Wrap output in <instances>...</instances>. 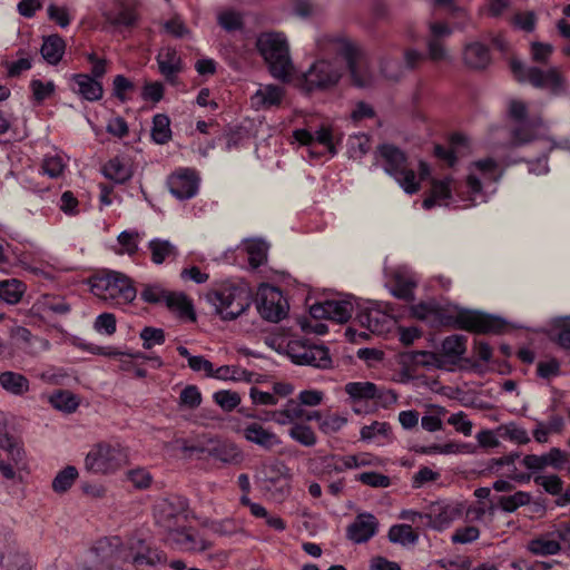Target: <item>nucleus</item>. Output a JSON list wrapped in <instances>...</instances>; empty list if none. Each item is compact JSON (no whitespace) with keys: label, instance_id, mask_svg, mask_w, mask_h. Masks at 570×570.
<instances>
[{"label":"nucleus","instance_id":"obj_1","mask_svg":"<svg viewBox=\"0 0 570 570\" xmlns=\"http://www.w3.org/2000/svg\"><path fill=\"white\" fill-rule=\"evenodd\" d=\"M320 48L324 55L341 56L351 73L353 83L357 87H367L373 82V75L368 63L360 48L341 36H323L320 39Z\"/></svg>","mask_w":570,"mask_h":570},{"label":"nucleus","instance_id":"obj_2","mask_svg":"<svg viewBox=\"0 0 570 570\" xmlns=\"http://www.w3.org/2000/svg\"><path fill=\"white\" fill-rule=\"evenodd\" d=\"M86 283L90 292L111 306L127 305L137 296L132 279L124 273L107 271L89 277Z\"/></svg>","mask_w":570,"mask_h":570},{"label":"nucleus","instance_id":"obj_3","mask_svg":"<svg viewBox=\"0 0 570 570\" xmlns=\"http://www.w3.org/2000/svg\"><path fill=\"white\" fill-rule=\"evenodd\" d=\"M257 49L268 65L271 75L287 80L293 71L288 43L283 33L266 32L257 39Z\"/></svg>","mask_w":570,"mask_h":570},{"label":"nucleus","instance_id":"obj_4","mask_svg":"<svg viewBox=\"0 0 570 570\" xmlns=\"http://www.w3.org/2000/svg\"><path fill=\"white\" fill-rule=\"evenodd\" d=\"M317 46L323 57L313 62L299 80L301 88L306 92L324 91L335 87L344 71L342 63L336 59L338 56L324 55L320 43Z\"/></svg>","mask_w":570,"mask_h":570},{"label":"nucleus","instance_id":"obj_5","mask_svg":"<svg viewBox=\"0 0 570 570\" xmlns=\"http://www.w3.org/2000/svg\"><path fill=\"white\" fill-rule=\"evenodd\" d=\"M206 298L224 321L237 318L252 303L250 293L245 286L232 284L208 292Z\"/></svg>","mask_w":570,"mask_h":570},{"label":"nucleus","instance_id":"obj_6","mask_svg":"<svg viewBox=\"0 0 570 570\" xmlns=\"http://www.w3.org/2000/svg\"><path fill=\"white\" fill-rule=\"evenodd\" d=\"M510 68L514 78L519 82H530L535 88L549 89L553 96H560L567 92V82L564 77L557 68L542 70L538 67L525 68L520 60L512 59Z\"/></svg>","mask_w":570,"mask_h":570},{"label":"nucleus","instance_id":"obj_7","mask_svg":"<svg viewBox=\"0 0 570 570\" xmlns=\"http://www.w3.org/2000/svg\"><path fill=\"white\" fill-rule=\"evenodd\" d=\"M510 68L514 78L519 82H530L535 88L549 89L553 96H560L567 92V82L564 77L557 68L542 70L538 67L525 68L520 60L512 59Z\"/></svg>","mask_w":570,"mask_h":570},{"label":"nucleus","instance_id":"obj_8","mask_svg":"<svg viewBox=\"0 0 570 570\" xmlns=\"http://www.w3.org/2000/svg\"><path fill=\"white\" fill-rule=\"evenodd\" d=\"M377 153L384 160V170L393 176L407 194H414L420 189V184L415 179L413 169L406 166V155L392 144L379 146Z\"/></svg>","mask_w":570,"mask_h":570},{"label":"nucleus","instance_id":"obj_9","mask_svg":"<svg viewBox=\"0 0 570 570\" xmlns=\"http://www.w3.org/2000/svg\"><path fill=\"white\" fill-rule=\"evenodd\" d=\"M127 462V450L120 444L98 443L86 456V468L95 473H114Z\"/></svg>","mask_w":570,"mask_h":570},{"label":"nucleus","instance_id":"obj_10","mask_svg":"<svg viewBox=\"0 0 570 570\" xmlns=\"http://www.w3.org/2000/svg\"><path fill=\"white\" fill-rule=\"evenodd\" d=\"M454 327L476 334H501L507 330V322L480 311L460 309L453 317Z\"/></svg>","mask_w":570,"mask_h":570},{"label":"nucleus","instance_id":"obj_11","mask_svg":"<svg viewBox=\"0 0 570 570\" xmlns=\"http://www.w3.org/2000/svg\"><path fill=\"white\" fill-rule=\"evenodd\" d=\"M286 354L297 365L313 366L321 370L332 367V358L327 347L309 344L302 340L287 343Z\"/></svg>","mask_w":570,"mask_h":570},{"label":"nucleus","instance_id":"obj_12","mask_svg":"<svg viewBox=\"0 0 570 570\" xmlns=\"http://www.w3.org/2000/svg\"><path fill=\"white\" fill-rule=\"evenodd\" d=\"M256 307L264 320L273 323H278L288 313V303L281 289L268 284L258 287Z\"/></svg>","mask_w":570,"mask_h":570},{"label":"nucleus","instance_id":"obj_13","mask_svg":"<svg viewBox=\"0 0 570 570\" xmlns=\"http://www.w3.org/2000/svg\"><path fill=\"white\" fill-rule=\"evenodd\" d=\"M498 167V163L490 157L472 163L470 173L466 177V187L470 193L466 200L470 202L471 206L475 205V197L482 194L481 177H479L475 171H478L484 179L498 180L499 176L495 175ZM462 200H465V198H462Z\"/></svg>","mask_w":570,"mask_h":570},{"label":"nucleus","instance_id":"obj_14","mask_svg":"<svg viewBox=\"0 0 570 570\" xmlns=\"http://www.w3.org/2000/svg\"><path fill=\"white\" fill-rule=\"evenodd\" d=\"M167 186L170 194L178 200L190 199L196 196L199 186V178L195 170L183 168L167 178Z\"/></svg>","mask_w":570,"mask_h":570},{"label":"nucleus","instance_id":"obj_15","mask_svg":"<svg viewBox=\"0 0 570 570\" xmlns=\"http://www.w3.org/2000/svg\"><path fill=\"white\" fill-rule=\"evenodd\" d=\"M354 306L347 299H327L315 303L309 307V314L313 318H327L338 323L347 322L353 313Z\"/></svg>","mask_w":570,"mask_h":570},{"label":"nucleus","instance_id":"obj_16","mask_svg":"<svg viewBox=\"0 0 570 570\" xmlns=\"http://www.w3.org/2000/svg\"><path fill=\"white\" fill-rule=\"evenodd\" d=\"M234 431L240 434L247 442L269 451L282 443L281 439L271 429L264 428L258 422L237 424Z\"/></svg>","mask_w":570,"mask_h":570},{"label":"nucleus","instance_id":"obj_17","mask_svg":"<svg viewBox=\"0 0 570 570\" xmlns=\"http://www.w3.org/2000/svg\"><path fill=\"white\" fill-rule=\"evenodd\" d=\"M356 320L362 327L377 335L389 332L394 323L391 316L374 303L360 307Z\"/></svg>","mask_w":570,"mask_h":570},{"label":"nucleus","instance_id":"obj_18","mask_svg":"<svg viewBox=\"0 0 570 570\" xmlns=\"http://www.w3.org/2000/svg\"><path fill=\"white\" fill-rule=\"evenodd\" d=\"M106 21L117 29L132 28L138 21L135 0H114V6L104 11Z\"/></svg>","mask_w":570,"mask_h":570},{"label":"nucleus","instance_id":"obj_19","mask_svg":"<svg viewBox=\"0 0 570 570\" xmlns=\"http://www.w3.org/2000/svg\"><path fill=\"white\" fill-rule=\"evenodd\" d=\"M461 515L462 508L458 503H433L429 507L428 521H424V527L442 531L460 519Z\"/></svg>","mask_w":570,"mask_h":570},{"label":"nucleus","instance_id":"obj_20","mask_svg":"<svg viewBox=\"0 0 570 570\" xmlns=\"http://www.w3.org/2000/svg\"><path fill=\"white\" fill-rule=\"evenodd\" d=\"M187 502L177 498L175 501L165 500L158 505L157 523L164 530L180 525L186 522Z\"/></svg>","mask_w":570,"mask_h":570},{"label":"nucleus","instance_id":"obj_21","mask_svg":"<svg viewBox=\"0 0 570 570\" xmlns=\"http://www.w3.org/2000/svg\"><path fill=\"white\" fill-rule=\"evenodd\" d=\"M379 529V521L372 513H360L346 529V537L354 543H365Z\"/></svg>","mask_w":570,"mask_h":570},{"label":"nucleus","instance_id":"obj_22","mask_svg":"<svg viewBox=\"0 0 570 570\" xmlns=\"http://www.w3.org/2000/svg\"><path fill=\"white\" fill-rule=\"evenodd\" d=\"M166 541L175 548L186 551H205L212 544L205 540L197 541L193 533L185 529L184 523L166 530Z\"/></svg>","mask_w":570,"mask_h":570},{"label":"nucleus","instance_id":"obj_23","mask_svg":"<svg viewBox=\"0 0 570 570\" xmlns=\"http://www.w3.org/2000/svg\"><path fill=\"white\" fill-rule=\"evenodd\" d=\"M568 462V454L559 448H552L548 453L542 455L529 454L522 460L523 465L533 471L543 470L547 466L562 469Z\"/></svg>","mask_w":570,"mask_h":570},{"label":"nucleus","instance_id":"obj_24","mask_svg":"<svg viewBox=\"0 0 570 570\" xmlns=\"http://www.w3.org/2000/svg\"><path fill=\"white\" fill-rule=\"evenodd\" d=\"M159 72L165 79L175 83L177 76L183 71L184 65L180 55L175 48H163L156 57Z\"/></svg>","mask_w":570,"mask_h":570},{"label":"nucleus","instance_id":"obj_25","mask_svg":"<svg viewBox=\"0 0 570 570\" xmlns=\"http://www.w3.org/2000/svg\"><path fill=\"white\" fill-rule=\"evenodd\" d=\"M285 97V90L277 85H262L250 97V106L255 110L278 107Z\"/></svg>","mask_w":570,"mask_h":570},{"label":"nucleus","instance_id":"obj_26","mask_svg":"<svg viewBox=\"0 0 570 570\" xmlns=\"http://www.w3.org/2000/svg\"><path fill=\"white\" fill-rule=\"evenodd\" d=\"M453 190H456V187L453 186V179L451 177L433 179L430 195L422 203L423 208L429 210L435 205H442L443 202L452 197Z\"/></svg>","mask_w":570,"mask_h":570},{"label":"nucleus","instance_id":"obj_27","mask_svg":"<svg viewBox=\"0 0 570 570\" xmlns=\"http://www.w3.org/2000/svg\"><path fill=\"white\" fill-rule=\"evenodd\" d=\"M527 548L532 554L541 557L556 556L562 550L556 531L542 533L531 539Z\"/></svg>","mask_w":570,"mask_h":570},{"label":"nucleus","instance_id":"obj_28","mask_svg":"<svg viewBox=\"0 0 570 570\" xmlns=\"http://www.w3.org/2000/svg\"><path fill=\"white\" fill-rule=\"evenodd\" d=\"M463 60L469 68L484 69L489 66L491 58L487 46L480 42H472L465 46Z\"/></svg>","mask_w":570,"mask_h":570},{"label":"nucleus","instance_id":"obj_29","mask_svg":"<svg viewBox=\"0 0 570 570\" xmlns=\"http://www.w3.org/2000/svg\"><path fill=\"white\" fill-rule=\"evenodd\" d=\"M164 304L179 315V317L196 320L191 301L181 292H167Z\"/></svg>","mask_w":570,"mask_h":570},{"label":"nucleus","instance_id":"obj_30","mask_svg":"<svg viewBox=\"0 0 570 570\" xmlns=\"http://www.w3.org/2000/svg\"><path fill=\"white\" fill-rule=\"evenodd\" d=\"M102 174L116 184H124L132 177L129 164L120 157H114L102 167Z\"/></svg>","mask_w":570,"mask_h":570},{"label":"nucleus","instance_id":"obj_31","mask_svg":"<svg viewBox=\"0 0 570 570\" xmlns=\"http://www.w3.org/2000/svg\"><path fill=\"white\" fill-rule=\"evenodd\" d=\"M66 50L65 40L58 35L43 37L40 53L49 65H57Z\"/></svg>","mask_w":570,"mask_h":570},{"label":"nucleus","instance_id":"obj_32","mask_svg":"<svg viewBox=\"0 0 570 570\" xmlns=\"http://www.w3.org/2000/svg\"><path fill=\"white\" fill-rule=\"evenodd\" d=\"M150 259L154 264L160 265L166 261L176 259L178 256L177 247L167 239L154 238L148 243Z\"/></svg>","mask_w":570,"mask_h":570},{"label":"nucleus","instance_id":"obj_33","mask_svg":"<svg viewBox=\"0 0 570 570\" xmlns=\"http://www.w3.org/2000/svg\"><path fill=\"white\" fill-rule=\"evenodd\" d=\"M73 80L77 82L80 96L88 101H98L102 98L104 88L99 80H96L90 75L79 73L73 75Z\"/></svg>","mask_w":570,"mask_h":570},{"label":"nucleus","instance_id":"obj_34","mask_svg":"<svg viewBox=\"0 0 570 570\" xmlns=\"http://www.w3.org/2000/svg\"><path fill=\"white\" fill-rule=\"evenodd\" d=\"M466 336L454 334L442 342V355L455 364L466 352Z\"/></svg>","mask_w":570,"mask_h":570},{"label":"nucleus","instance_id":"obj_35","mask_svg":"<svg viewBox=\"0 0 570 570\" xmlns=\"http://www.w3.org/2000/svg\"><path fill=\"white\" fill-rule=\"evenodd\" d=\"M541 125V119H537L531 122H520L519 126L514 127L511 130V146L520 147L535 140L537 134L534 131V128L540 127Z\"/></svg>","mask_w":570,"mask_h":570},{"label":"nucleus","instance_id":"obj_36","mask_svg":"<svg viewBox=\"0 0 570 570\" xmlns=\"http://www.w3.org/2000/svg\"><path fill=\"white\" fill-rule=\"evenodd\" d=\"M404 362L422 367L441 368L443 362L441 356L430 351H410L402 354Z\"/></svg>","mask_w":570,"mask_h":570},{"label":"nucleus","instance_id":"obj_37","mask_svg":"<svg viewBox=\"0 0 570 570\" xmlns=\"http://www.w3.org/2000/svg\"><path fill=\"white\" fill-rule=\"evenodd\" d=\"M24 291V284L17 278L0 281V301L7 304H18Z\"/></svg>","mask_w":570,"mask_h":570},{"label":"nucleus","instance_id":"obj_38","mask_svg":"<svg viewBox=\"0 0 570 570\" xmlns=\"http://www.w3.org/2000/svg\"><path fill=\"white\" fill-rule=\"evenodd\" d=\"M0 385L7 392L22 395L29 391V381L20 373L7 371L0 374Z\"/></svg>","mask_w":570,"mask_h":570},{"label":"nucleus","instance_id":"obj_39","mask_svg":"<svg viewBox=\"0 0 570 570\" xmlns=\"http://www.w3.org/2000/svg\"><path fill=\"white\" fill-rule=\"evenodd\" d=\"M0 448L8 453L14 465L20 466L23 464L24 452L19 441L4 429H0Z\"/></svg>","mask_w":570,"mask_h":570},{"label":"nucleus","instance_id":"obj_40","mask_svg":"<svg viewBox=\"0 0 570 570\" xmlns=\"http://www.w3.org/2000/svg\"><path fill=\"white\" fill-rule=\"evenodd\" d=\"M346 394H348L355 401H367L373 400L376 392V384L372 382H350L344 387Z\"/></svg>","mask_w":570,"mask_h":570},{"label":"nucleus","instance_id":"obj_41","mask_svg":"<svg viewBox=\"0 0 570 570\" xmlns=\"http://www.w3.org/2000/svg\"><path fill=\"white\" fill-rule=\"evenodd\" d=\"M217 380L252 381V373L236 365H223L214 368L213 376Z\"/></svg>","mask_w":570,"mask_h":570},{"label":"nucleus","instance_id":"obj_42","mask_svg":"<svg viewBox=\"0 0 570 570\" xmlns=\"http://www.w3.org/2000/svg\"><path fill=\"white\" fill-rule=\"evenodd\" d=\"M288 435L303 446H314L317 443V436L313 429L304 423H295L288 431Z\"/></svg>","mask_w":570,"mask_h":570},{"label":"nucleus","instance_id":"obj_43","mask_svg":"<svg viewBox=\"0 0 570 570\" xmlns=\"http://www.w3.org/2000/svg\"><path fill=\"white\" fill-rule=\"evenodd\" d=\"M389 540L393 543L406 546L417 541V534L412 530L409 524H395L389 530Z\"/></svg>","mask_w":570,"mask_h":570},{"label":"nucleus","instance_id":"obj_44","mask_svg":"<svg viewBox=\"0 0 570 570\" xmlns=\"http://www.w3.org/2000/svg\"><path fill=\"white\" fill-rule=\"evenodd\" d=\"M531 501V494L525 491H517L512 495H502L499 498V507L504 511L512 513L520 507L529 504Z\"/></svg>","mask_w":570,"mask_h":570},{"label":"nucleus","instance_id":"obj_45","mask_svg":"<svg viewBox=\"0 0 570 570\" xmlns=\"http://www.w3.org/2000/svg\"><path fill=\"white\" fill-rule=\"evenodd\" d=\"M170 121L164 114L154 116L151 137L157 144H166L170 139Z\"/></svg>","mask_w":570,"mask_h":570},{"label":"nucleus","instance_id":"obj_46","mask_svg":"<svg viewBox=\"0 0 570 570\" xmlns=\"http://www.w3.org/2000/svg\"><path fill=\"white\" fill-rule=\"evenodd\" d=\"M360 434L361 440L363 441H372L379 436H382L385 440H391L392 428L387 422L374 421L370 425H364L361 429Z\"/></svg>","mask_w":570,"mask_h":570},{"label":"nucleus","instance_id":"obj_47","mask_svg":"<svg viewBox=\"0 0 570 570\" xmlns=\"http://www.w3.org/2000/svg\"><path fill=\"white\" fill-rule=\"evenodd\" d=\"M216 459L224 463L237 464L243 460V452L234 443H225L214 449Z\"/></svg>","mask_w":570,"mask_h":570},{"label":"nucleus","instance_id":"obj_48","mask_svg":"<svg viewBox=\"0 0 570 570\" xmlns=\"http://www.w3.org/2000/svg\"><path fill=\"white\" fill-rule=\"evenodd\" d=\"M248 262L253 267L262 266L267 259V244L263 240H253L246 246Z\"/></svg>","mask_w":570,"mask_h":570},{"label":"nucleus","instance_id":"obj_49","mask_svg":"<svg viewBox=\"0 0 570 570\" xmlns=\"http://www.w3.org/2000/svg\"><path fill=\"white\" fill-rule=\"evenodd\" d=\"M341 461H343V466L346 470L356 469V468H361V466H368V465L375 466L381 463V461L377 456H374L370 453L344 455V456H342Z\"/></svg>","mask_w":570,"mask_h":570},{"label":"nucleus","instance_id":"obj_50","mask_svg":"<svg viewBox=\"0 0 570 570\" xmlns=\"http://www.w3.org/2000/svg\"><path fill=\"white\" fill-rule=\"evenodd\" d=\"M121 547V539L119 537L104 538L96 542L94 551L101 559L112 557Z\"/></svg>","mask_w":570,"mask_h":570},{"label":"nucleus","instance_id":"obj_51","mask_svg":"<svg viewBox=\"0 0 570 570\" xmlns=\"http://www.w3.org/2000/svg\"><path fill=\"white\" fill-rule=\"evenodd\" d=\"M213 399L224 411L230 412L236 409L240 403V396L237 392L229 390H222L215 392Z\"/></svg>","mask_w":570,"mask_h":570},{"label":"nucleus","instance_id":"obj_52","mask_svg":"<svg viewBox=\"0 0 570 570\" xmlns=\"http://www.w3.org/2000/svg\"><path fill=\"white\" fill-rule=\"evenodd\" d=\"M535 484L542 487L544 491L551 495H559L563 491V481L556 474L535 475L533 478Z\"/></svg>","mask_w":570,"mask_h":570},{"label":"nucleus","instance_id":"obj_53","mask_svg":"<svg viewBox=\"0 0 570 570\" xmlns=\"http://www.w3.org/2000/svg\"><path fill=\"white\" fill-rule=\"evenodd\" d=\"M361 483L375 489H385L391 485V479L377 472H363L355 476Z\"/></svg>","mask_w":570,"mask_h":570},{"label":"nucleus","instance_id":"obj_54","mask_svg":"<svg viewBox=\"0 0 570 570\" xmlns=\"http://www.w3.org/2000/svg\"><path fill=\"white\" fill-rule=\"evenodd\" d=\"M140 338L142 340V346L150 350L155 345L165 343V332L163 328L146 326L140 332Z\"/></svg>","mask_w":570,"mask_h":570},{"label":"nucleus","instance_id":"obj_55","mask_svg":"<svg viewBox=\"0 0 570 570\" xmlns=\"http://www.w3.org/2000/svg\"><path fill=\"white\" fill-rule=\"evenodd\" d=\"M202 403V394L196 385H187L179 395V405L186 409H196Z\"/></svg>","mask_w":570,"mask_h":570},{"label":"nucleus","instance_id":"obj_56","mask_svg":"<svg viewBox=\"0 0 570 570\" xmlns=\"http://www.w3.org/2000/svg\"><path fill=\"white\" fill-rule=\"evenodd\" d=\"M342 456L340 455H326L322 458V469L320 471V476L325 479L330 476L333 472L342 473L346 469L343 466Z\"/></svg>","mask_w":570,"mask_h":570},{"label":"nucleus","instance_id":"obj_57","mask_svg":"<svg viewBox=\"0 0 570 570\" xmlns=\"http://www.w3.org/2000/svg\"><path fill=\"white\" fill-rule=\"evenodd\" d=\"M415 283L404 277H396L392 293L395 297L412 301L414 298Z\"/></svg>","mask_w":570,"mask_h":570},{"label":"nucleus","instance_id":"obj_58","mask_svg":"<svg viewBox=\"0 0 570 570\" xmlns=\"http://www.w3.org/2000/svg\"><path fill=\"white\" fill-rule=\"evenodd\" d=\"M370 139L365 135H356L348 140V150L352 157L361 158L370 151Z\"/></svg>","mask_w":570,"mask_h":570},{"label":"nucleus","instance_id":"obj_59","mask_svg":"<svg viewBox=\"0 0 570 570\" xmlns=\"http://www.w3.org/2000/svg\"><path fill=\"white\" fill-rule=\"evenodd\" d=\"M135 89V85L128 78L122 75H117L112 81V94L119 99L121 102L127 101V92L132 91Z\"/></svg>","mask_w":570,"mask_h":570},{"label":"nucleus","instance_id":"obj_60","mask_svg":"<svg viewBox=\"0 0 570 570\" xmlns=\"http://www.w3.org/2000/svg\"><path fill=\"white\" fill-rule=\"evenodd\" d=\"M117 321L116 316L112 313H102L97 316L94 328L98 333H104L107 335H112L116 332Z\"/></svg>","mask_w":570,"mask_h":570},{"label":"nucleus","instance_id":"obj_61","mask_svg":"<svg viewBox=\"0 0 570 570\" xmlns=\"http://www.w3.org/2000/svg\"><path fill=\"white\" fill-rule=\"evenodd\" d=\"M168 291L164 289L160 285H145L140 293V297L144 302L149 304L164 303Z\"/></svg>","mask_w":570,"mask_h":570},{"label":"nucleus","instance_id":"obj_62","mask_svg":"<svg viewBox=\"0 0 570 570\" xmlns=\"http://www.w3.org/2000/svg\"><path fill=\"white\" fill-rule=\"evenodd\" d=\"M127 479L137 489H147L153 481L151 474L142 468L132 469L127 472Z\"/></svg>","mask_w":570,"mask_h":570},{"label":"nucleus","instance_id":"obj_63","mask_svg":"<svg viewBox=\"0 0 570 570\" xmlns=\"http://www.w3.org/2000/svg\"><path fill=\"white\" fill-rule=\"evenodd\" d=\"M49 403L58 411L71 413V393L59 390L48 399Z\"/></svg>","mask_w":570,"mask_h":570},{"label":"nucleus","instance_id":"obj_64","mask_svg":"<svg viewBox=\"0 0 570 570\" xmlns=\"http://www.w3.org/2000/svg\"><path fill=\"white\" fill-rule=\"evenodd\" d=\"M346 417L333 414L324 417L320 422L318 428L323 433L332 434L338 432L346 424Z\"/></svg>","mask_w":570,"mask_h":570}]
</instances>
